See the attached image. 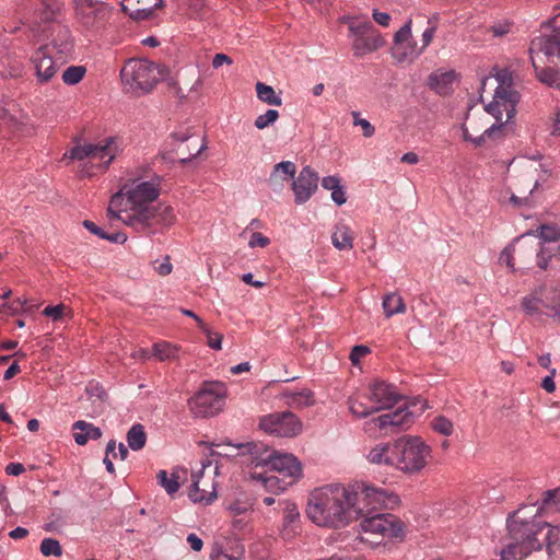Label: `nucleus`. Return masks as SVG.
Here are the masks:
<instances>
[{
	"instance_id": "1",
	"label": "nucleus",
	"mask_w": 560,
	"mask_h": 560,
	"mask_svg": "<svg viewBox=\"0 0 560 560\" xmlns=\"http://www.w3.org/2000/svg\"><path fill=\"white\" fill-rule=\"evenodd\" d=\"M161 194V179L141 170L128 173L107 208L109 219L143 234H156L175 221L174 210L166 205H154Z\"/></svg>"
},
{
	"instance_id": "2",
	"label": "nucleus",
	"mask_w": 560,
	"mask_h": 560,
	"mask_svg": "<svg viewBox=\"0 0 560 560\" xmlns=\"http://www.w3.org/2000/svg\"><path fill=\"white\" fill-rule=\"evenodd\" d=\"M346 491L350 522L362 518L361 541L376 546L383 539L402 538V522L393 514L378 512L392 499L386 490L357 481L347 486Z\"/></svg>"
},
{
	"instance_id": "3",
	"label": "nucleus",
	"mask_w": 560,
	"mask_h": 560,
	"mask_svg": "<svg viewBox=\"0 0 560 560\" xmlns=\"http://www.w3.org/2000/svg\"><path fill=\"white\" fill-rule=\"evenodd\" d=\"M250 479L267 491L281 492L302 477V465L292 454H277L264 443L247 442Z\"/></svg>"
},
{
	"instance_id": "4",
	"label": "nucleus",
	"mask_w": 560,
	"mask_h": 560,
	"mask_svg": "<svg viewBox=\"0 0 560 560\" xmlns=\"http://www.w3.org/2000/svg\"><path fill=\"white\" fill-rule=\"evenodd\" d=\"M494 79L498 83L493 100L486 106V110L491 114L499 124H492L487 127L481 135L472 137L469 127L474 131H478L477 126H472L474 120L466 117V121L462 126L463 137L465 141L472 142L476 147L485 143L486 139H497L503 136L505 122H508L515 114V106L520 101V94L513 89V77L509 69L497 70L493 77H486L481 81L480 94L486 92L488 81Z\"/></svg>"
},
{
	"instance_id": "5",
	"label": "nucleus",
	"mask_w": 560,
	"mask_h": 560,
	"mask_svg": "<svg viewBox=\"0 0 560 560\" xmlns=\"http://www.w3.org/2000/svg\"><path fill=\"white\" fill-rule=\"evenodd\" d=\"M348 492L341 485H329L311 492L306 514L318 526L339 528L350 523Z\"/></svg>"
},
{
	"instance_id": "6",
	"label": "nucleus",
	"mask_w": 560,
	"mask_h": 560,
	"mask_svg": "<svg viewBox=\"0 0 560 560\" xmlns=\"http://www.w3.org/2000/svg\"><path fill=\"white\" fill-rule=\"evenodd\" d=\"M552 249L541 247L537 237L528 233L517 237L505 247L500 255V261L504 262L513 272L518 269H529L534 264L545 270L552 258Z\"/></svg>"
},
{
	"instance_id": "7",
	"label": "nucleus",
	"mask_w": 560,
	"mask_h": 560,
	"mask_svg": "<svg viewBox=\"0 0 560 560\" xmlns=\"http://www.w3.org/2000/svg\"><path fill=\"white\" fill-rule=\"evenodd\" d=\"M226 510L232 518L221 547L211 553V560H243L245 539V506L240 499L229 501Z\"/></svg>"
},
{
	"instance_id": "8",
	"label": "nucleus",
	"mask_w": 560,
	"mask_h": 560,
	"mask_svg": "<svg viewBox=\"0 0 560 560\" xmlns=\"http://www.w3.org/2000/svg\"><path fill=\"white\" fill-rule=\"evenodd\" d=\"M393 452L395 467L409 474L422 470L431 454L430 446L418 436L398 439L393 444Z\"/></svg>"
},
{
	"instance_id": "9",
	"label": "nucleus",
	"mask_w": 560,
	"mask_h": 560,
	"mask_svg": "<svg viewBox=\"0 0 560 560\" xmlns=\"http://www.w3.org/2000/svg\"><path fill=\"white\" fill-rule=\"evenodd\" d=\"M412 21L409 19L394 35L393 56L398 62H411L417 59L432 42L436 26L428 22L429 26L422 32L420 42L411 33Z\"/></svg>"
},
{
	"instance_id": "10",
	"label": "nucleus",
	"mask_w": 560,
	"mask_h": 560,
	"mask_svg": "<svg viewBox=\"0 0 560 560\" xmlns=\"http://www.w3.org/2000/svg\"><path fill=\"white\" fill-rule=\"evenodd\" d=\"M120 77L125 89L138 96L149 93L159 81L155 65L145 59L128 60Z\"/></svg>"
},
{
	"instance_id": "11",
	"label": "nucleus",
	"mask_w": 560,
	"mask_h": 560,
	"mask_svg": "<svg viewBox=\"0 0 560 560\" xmlns=\"http://www.w3.org/2000/svg\"><path fill=\"white\" fill-rule=\"evenodd\" d=\"M226 396V387L221 382H205L200 389L188 399L189 411L196 418H209L218 415Z\"/></svg>"
},
{
	"instance_id": "12",
	"label": "nucleus",
	"mask_w": 560,
	"mask_h": 560,
	"mask_svg": "<svg viewBox=\"0 0 560 560\" xmlns=\"http://www.w3.org/2000/svg\"><path fill=\"white\" fill-rule=\"evenodd\" d=\"M349 32L352 39L351 48L355 57L371 54L385 44L383 37L369 20L349 18Z\"/></svg>"
},
{
	"instance_id": "13",
	"label": "nucleus",
	"mask_w": 560,
	"mask_h": 560,
	"mask_svg": "<svg viewBox=\"0 0 560 560\" xmlns=\"http://www.w3.org/2000/svg\"><path fill=\"white\" fill-rule=\"evenodd\" d=\"M259 430L281 438H293L301 433L302 422L291 411L262 416L258 421Z\"/></svg>"
},
{
	"instance_id": "14",
	"label": "nucleus",
	"mask_w": 560,
	"mask_h": 560,
	"mask_svg": "<svg viewBox=\"0 0 560 560\" xmlns=\"http://www.w3.org/2000/svg\"><path fill=\"white\" fill-rule=\"evenodd\" d=\"M211 466L207 460L201 464V469L191 474L189 498L195 503L210 504L217 499V483L212 475H206V469Z\"/></svg>"
},
{
	"instance_id": "15",
	"label": "nucleus",
	"mask_w": 560,
	"mask_h": 560,
	"mask_svg": "<svg viewBox=\"0 0 560 560\" xmlns=\"http://www.w3.org/2000/svg\"><path fill=\"white\" fill-rule=\"evenodd\" d=\"M48 48L39 46L30 58L35 71L36 82L40 85L49 83L65 63L61 58L50 54Z\"/></svg>"
},
{
	"instance_id": "16",
	"label": "nucleus",
	"mask_w": 560,
	"mask_h": 560,
	"mask_svg": "<svg viewBox=\"0 0 560 560\" xmlns=\"http://www.w3.org/2000/svg\"><path fill=\"white\" fill-rule=\"evenodd\" d=\"M514 192L510 196V202L514 207L528 205V198L539 185L538 168L524 170L514 180Z\"/></svg>"
},
{
	"instance_id": "17",
	"label": "nucleus",
	"mask_w": 560,
	"mask_h": 560,
	"mask_svg": "<svg viewBox=\"0 0 560 560\" xmlns=\"http://www.w3.org/2000/svg\"><path fill=\"white\" fill-rule=\"evenodd\" d=\"M122 150L124 143L120 137H107L97 143H91L92 161H98V166L105 171Z\"/></svg>"
},
{
	"instance_id": "18",
	"label": "nucleus",
	"mask_w": 560,
	"mask_h": 560,
	"mask_svg": "<svg viewBox=\"0 0 560 560\" xmlns=\"http://www.w3.org/2000/svg\"><path fill=\"white\" fill-rule=\"evenodd\" d=\"M318 180L317 173L311 166H304L298 177L292 179L295 203H305L317 190Z\"/></svg>"
},
{
	"instance_id": "19",
	"label": "nucleus",
	"mask_w": 560,
	"mask_h": 560,
	"mask_svg": "<svg viewBox=\"0 0 560 560\" xmlns=\"http://www.w3.org/2000/svg\"><path fill=\"white\" fill-rule=\"evenodd\" d=\"M369 389V400L374 405V410H377V412L393 408L401 399L393 385L382 381L372 383Z\"/></svg>"
},
{
	"instance_id": "20",
	"label": "nucleus",
	"mask_w": 560,
	"mask_h": 560,
	"mask_svg": "<svg viewBox=\"0 0 560 560\" xmlns=\"http://www.w3.org/2000/svg\"><path fill=\"white\" fill-rule=\"evenodd\" d=\"M52 34L54 38L51 42L40 45V47H49L48 51L54 54V56L61 58L65 62L67 57L73 51V42L70 31L65 26L57 25L54 27Z\"/></svg>"
},
{
	"instance_id": "21",
	"label": "nucleus",
	"mask_w": 560,
	"mask_h": 560,
	"mask_svg": "<svg viewBox=\"0 0 560 560\" xmlns=\"http://www.w3.org/2000/svg\"><path fill=\"white\" fill-rule=\"evenodd\" d=\"M172 138L180 143L176 150V154L182 163H187L191 158L199 155L202 150L206 149L203 140L198 144L197 139H194L192 135L187 131L173 132Z\"/></svg>"
},
{
	"instance_id": "22",
	"label": "nucleus",
	"mask_w": 560,
	"mask_h": 560,
	"mask_svg": "<svg viewBox=\"0 0 560 560\" xmlns=\"http://www.w3.org/2000/svg\"><path fill=\"white\" fill-rule=\"evenodd\" d=\"M411 412L407 409H398L390 413L382 415L365 423V431L371 432L378 428L381 430L392 428H401L411 421Z\"/></svg>"
},
{
	"instance_id": "23",
	"label": "nucleus",
	"mask_w": 560,
	"mask_h": 560,
	"mask_svg": "<svg viewBox=\"0 0 560 560\" xmlns=\"http://www.w3.org/2000/svg\"><path fill=\"white\" fill-rule=\"evenodd\" d=\"M284 404L293 409H303L315 405V395L310 388H302L300 390H283L280 394Z\"/></svg>"
},
{
	"instance_id": "24",
	"label": "nucleus",
	"mask_w": 560,
	"mask_h": 560,
	"mask_svg": "<svg viewBox=\"0 0 560 560\" xmlns=\"http://www.w3.org/2000/svg\"><path fill=\"white\" fill-rule=\"evenodd\" d=\"M296 166L291 161H283L275 165L268 179L269 186L275 190H281L284 183L294 178Z\"/></svg>"
},
{
	"instance_id": "25",
	"label": "nucleus",
	"mask_w": 560,
	"mask_h": 560,
	"mask_svg": "<svg viewBox=\"0 0 560 560\" xmlns=\"http://www.w3.org/2000/svg\"><path fill=\"white\" fill-rule=\"evenodd\" d=\"M548 303V287L545 284L535 288L522 300V308L527 315L538 314Z\"/></svg>"
},
{
	"instance_id": "26",
	"label": "nucleus",
	"mask_w": 560,
	"mask_h": 560,
	"mask_svg": "<svg viewBox=\"0 0 560 560\" xmlns=\"http://www.w3.org/2000/svg\"><path fill=\"white\" fill-rule=\"evenodd\" d=\"M555 34L551 36L540 37L533 44L546 55H557L560 57V13L555 16L553 21Z\"/></svg>"
},
{
	"instance_id": "27",
	"label": "nucleus",
	"mask_w": 560,
	"mask_h": 560,
	"mask_svg": "<svg viewBox=\"0 0 560 560\" xmlns=\"http://www.w3.org/2000/svg\"><path fill=\"white\" fill-rule=\"evenodd\" d=\"M73 439L78 445H85L90 440H98L102 431L98 427L84 420L75 421L72 425Z\"/></svg>"
},
{
	"instance_id": "28",
	"label": "nucleus",
	"mask_w": 560,
	"mask_h": 560,
	"mask_svg": "<svg viewBox=\"0 0 560 560\" xmlns=\"http://www.w3.org/2000/svg\"><path fill=\"white\" fill-rule=\"evenodd\" d=\"M353 232L349 225L339 222L335 226V232L331 235L332 245L339 250H350L353 248Z\"/></svg>"
},
{
	"instance_id": "29",
	"label": "nucleus",
	"mask_w": 560,
	"mask_h": 560,
	"mask_svg": "<svg viewBox=\"0 0 560 560\" xmlns=\"http://www.w3.org/2000/svg\"><path fill=\"white\" fill-rule=\"evenodd\" d=\"M537 240L541 244V247L553 248L552 257L560 254V228L542 225Z\"/></svg>"
},
{
	"instance_id": "30",
	"label": "nucleus",
	"mask_w": 560,
	"mask_h": 560,
	"mask_svg": "<svg viewBox=\"0 0 560 560\" xmlns=\"http://www.w3.org/2000/svg\"><path fill=\"white\" fill-rule=\"evenodd\" d=\"M540 37L536 38L535 40L532 42V46H530V54H532V63H533V67L535 68V71H536V75L538 78V80L549 86H555V85H559L560 84V78H559V73L557 70L552 69V68H538L537 65H536V61H535V58L533 56L534 51H539L538 48L536 47H533V44L535 42H537ZM541 52V50H540ZM542 54L545 56H547L544 51Z\"/></svg>"
},
{
	"instance_id": "31",
	"label": "nucleus",
	"mask_w": 560,
	"mask_h": 560,
	"mask_svg": "<svg viewBox=\"0 0 560 560\" xmlns=\"http://www.w3.org/2000/svg\"><path fill=\"white\" fill-rule=\"evenodd\" d=\"M23 116L18 117L11 113L9 108L0 105V129L18 135L23 131L25 122Z\"/></svg>"
},
{
	"instance_id": "32",
	"label": "nucleus",
	"mask_w": 560,
	"mask_h": 560,
	"mask_svg": "<svg viewBox=\"0 0 560 560\" xmlns=\"http://www.w3.org/2000/svg\"><path fill=\"white\" fill-rule=\"evenodd\" d=\"M384 314L387 318L406 312V304L401 295L396 292L387 293L382 303Z\"/></svg>"
},
{
	"instance_id": "33",
	"label": "nucleus",
	"mask_w": 560,
	"mask_h": 560,
	"mask_svg": "<svg viewBox=\"0 0 560 560\" xmlns=\"http://www.w3.org/2000/svg\"><path fill=\"white\" fill-rule=\"evenodd\" d=\"M393 444H381L371 450L368 458L373 464H385L395 467Z\"/></svg>"
},
{
	"instance_id": "34",
	"label": "nucleus",
	"mask_w": 560,
	"mask_h": 560,
	"mask_svg": "<svg viewBox=\"0 0 560 560\" xmlns=\"http://www.w3.org/2000/svg\"><path fill=\"white\" fill-rule=\"evenodd\" d=\"M455 72H434L429 77V85L440 94H446L455 80Z\"/></svg>"
},
{
	"instance_id": "35",
	"label": "nucleus",
	"mask_w": 560,
	"mask_h": 560,
	"mask_svg": "<svg viewBox=\"0 0 560 560\" xmlns=\"http://www.w3.org/2000/svg\"><path fill=\"white\" fill-rule=\"evenodd\" d=\"M75 12L82 24L86 27H93L100 11V5L84 4L82 0H74Z\"/></svg>"
},
{
	"instance_id": "36",
	"label": "nucleus",
	"mask_w": 560,
	"mask_h": 560,
	"mask_svg": "<svg viewBox=\"0 0 560 560\" xmlns=\"http://www.w3.org/2000/svg\"><path fill=\"white\" fill-rule=\"evenodd\" d=\"M210 454L217 457L232 458L241 454V450L245 447V443L240 442L231 444L230 442L224 443H210Z\"/></svg>"
},
{
	"instance_id": "37",
	"label": "nucleus",
	"mask_w": 560,
	"mask_h": 560,
	"mask_svg": "<svg viewBox=\"0 0 560 560\" xmlns=\"http://www.w3.org/2000/svg\"><path fill=\"white\" fill-rule=\"evenodd\" d=\"M178 351L177 346L167 341L155 342L152 346V355L162 362L176 359Z\"/></svg>"
},
{
	"instance_id": "38",
	"label": "nucleus",
	"mask_w": 560,
	"mask_h": 560,
	"mask_svg": "<svg viewBox=\"0 0 560 560\" xmlns=\"http://www.w3.org/2000/svg\"><path fill=\"white\" fill-rule=\"evenodd\" d=\"M147 434L144 428L140 423L133 424L127 432V443L132 451H140L144 447Z\"/></svg>"
},
{
	"instance_id": "39",
	"label": "nucleus",
	"mask_w": 560,
	"mask_h": 560,
	"mask_svg": "<svg viewBox=\"0 0 560 560\" xmlns=\"http://www.w3.org/2000/svg\"><path fill=\"white\" fill-rule=\"evenodd\" d=\"M255 89L259 101L270 106L282 105L281 97L275 92L272 86L262 82H257Z\"/></svg>"
},
{
	"instance_id": "40",
	"label": "nucleus",
	"mask_w": 560,
	"mask_h": 560,
	"mask_svg": "<svg viewBox=\"0 0 560 560\" xmlns=\"http://www.w3.org/2000/svg\"><path fill=\"white\" fill-rule=\"evenodd\" d=\"M158 480L168 494H174L179 489L178 472H173L170 477L165 470H160Z\"/></svg>"
},
{
	"instance_id": "41",
	"label": "nucleus",
	"mask_w": 560,
	"mask_h": 560,
	"mask_svg": "<svg viewBox=\"0 0 560 560\" xmlns=\"http://www.w3.org/2000/svg\"><path fill=\"white\" fill-rule=\"evenodd\" d=\"M86 69L83 66H70L61 75L62 82L67 85L78 84L85 75Z\"/></svg>"
},
{
	"instance_id": "42",
	"label": "nucleus",
	"mask_w": 560,
	"mask_h": 560,
	"mask_svg": "<svg viewBox=\"0 0 560 560\" xmlns=\"http://www.w3.org/2000/svg\"><path fill=\"white\" fill-rule=\"evenodd\" d=\"M65 158L75 161H92L91 143L77 144L65 153Z\"/></svg>"
},
{
	"instance_id": "43",
	"label": "nucleus",
	"mask_w": 560,
	"mask_h": 560,
	"mask_svg": "<svg viewBox=\"0 0 560 560\" xmlns=\"http://www.w3.org/2000/svg\"><path fill=\"white\" fill-rule=\"evenodd\" d=\"M431 428L434 432L444 436H450L454 432L453 422L444 416H436L433 418L431 421Z\"/></svg>"
},
{
	"instance_id": "44",
	"label": "nucleus",
	"mask_w": 560,
	"mask_h": 560,
	"mask_svg": "<svg viewBox=\"0 0 560 560\" xmlns=\"http://www.w3.org/2000/svg\"><path fill=\"white\" fill-rule=\"evenodd\" d=\"M137 2H152V5L139 8L131 12L130 16L136 20L149 19L158 8H161L163 5V0H137Z\"/></svg>"
},
{
	"instance_id": "45",
	"label": "nucleus",
	"mask_w": 560,
	"mask_h": 560,
	"mask_svg": "<svg viewBox=\"0 0 560 560\" xmlns=\"http://www.w3.org/2000/svg\"><path fill=\"white\" fill-rule=\"evenodd\" d=\"M40 552L46 557H60L62 555V547L57 539L44 538L40 542Z\"/></svg>"
},
{
	"instance_id": "46",
	"label": "nucleus",
	"mask_w": 560,
	"mask_h": 560,
	"mask_svg": "<svg viewBox=\"0 0 560 560\" xmlns=\"http://www.w3.org/2000/svg\"><path fill=\"white\" fill-rule=\"evenodd\" d=\"M546 308L551 311V316L560 320V291L548 288V303Z\"/></svg>"
},
{
	"instance_id": "47",
	"label": "nucleus",
	"mask_w": 560,
	"mask_h": 560,
	"mask_svg": "<svg viewBox=\"0 0 560 560\" xmlns=\"http://www.w3.org/2000/svg\"><path fill=\"white\" fill-rule=\"evenodd\" d=\"M278 118H279V112L277 109H268V110H266V113L259 115L255 119L254 126L257 129L261 130V129L269 127L273 122H276Z\"/></svg>"
},
{
	"instance_id": "48",
	"label": "nucleus",
	"mask_w": 560,
	"mask_h": 560,
	"mask_svg": "<svg viewBox=\"0 0 560 560\" xmlns=\"http://www.w3.org/2000/svg\"><path fill=\"white\" fill-rule=\"evenodd\" d=\"M349 409L353 416L359 418H364L374 412H377V410H374V405H372L371 407H366L364 404L353 398L349 399Z\"/></svg>"
},
{
	"instance_id": "49",
	"label": "nucleus",
	"mask_w": 560,
	"mask_h": 560,
	"mask_svg": "<svg viewBox=\"0 0 560 560\" xmlns=\"http://www.w3.org/2000/svg\"><path fill=\"white\" fill-rule=\"evenodd\" d=\"M200 329L207 337V345L209 348L213 350H220L222 348L223 337L221 334L212 331L207 324H205Z\"/></svg>"
},
{
	"instance_id": "50",
	"label": "nucleus",
	"mask_w": 560,
	"mask_h": 560,
	"mask_svg": "<svg viewBox=\"0 0 560 560\" xmlns=\"http://www.w3.org/2000/svg\"><path fill=\"white\" fill-rule=\"evenodd\" d=\"M351 115L353 117V125L360 126L362 128L363 136L365 138H370L374 135L375 128L371 125L369 120L361 118L359 112H352Z\"/></svg>"
},
{
	"instance_id": "51",
	"label": "nucleus",
	"mask_w": 560,
	"mask_h": 560,
	"mask_svg": "<svg viewBox=\"0 0 560 560\" xmlns=\"http://www.w3.org/2000/svg\"><path fill=\"white\" fill-rule=\"evenodd\" d=\"M152 266L154 271L162 277L168 276L173 271V265L168 255H165L161 262L159 260H154Z\"/></svg>"
},
{
	"instance_id": "52",
	"label": "nucleus",
	"mask_w": 560,
	"mask_h": 560,
	"mask_svg": "<svg viewBox=\"0 0 560 560\" xmlns=\"http://www.w3.org/2000/svg\"><path fill=\"white\" fill-rule=\"evenodd\" d=\"M371 352L370 348L363 345L354 346L351 349L349 359L353 365H358L360 363L361 358L369 354Z\"/></svg>"
},
{
	"instance_id": "53",
	"label": "nucleus",
	"mask_w": 560,
	"mask_h": 560,
	"mask_svg": "<svg viewBox=\"0 0 560 560\" xmlns=\"http://www.w3.org/2000/svg\"><path fill=\"white\" fill-rule=\"evenodd\" d=\"M559 502H560V489L548 490L544 493L541 506L537 509V512L540 509L546 508L551 503H559Z\"/></svg>"
},
{
	"instance_id": "54",
	"label": "nucleus",
	"mask_w": 560,
	"mask_h": 560,
	"mask_svg": "<svg viewBox=\"0 0 560 560\" xmlns=\"http://www.w3.org/2000/svg\"><path fill=\"white\" fill-rule=\"evenodd\" d=\"M269 243H270V240H269L267 236L262 235V234H261V233H259V232H254V233L250 235V237H249V241H248L247 245H248L249 247H253V248H254V247H261V248H264V247H266L267 245H269Z\"/></svg>"
},
{
	"instance_id": "55",
	"label": "nucleus",
	"mask_w": 560,
	"mask_h": 560,
	"mask_svg": "<svg viewBox=\"0 0 560 560\" xmlns=\"http://www.w3.org/2000/svg\"><path fill=\"white\" fill-rule=\"evenodd\" d=\"M65 306L62 304L46 306L43 311V315L51 318L52 320H59L62 318Z\"/></svg>"
},
{
	"instance_id": "56",
	"label": "nucleus",
	"mask_w": 560,
	"mask_h": 560,
	"mask_svg": "<svg viewBox=\"0 0 560 560\" xmlns=\"http://www.w3.org/2000/svg\"><path fill=\"white\" fill-rule=\"evenodd\" d=\"M12 310V313H19L20 311H31L33 305L28 303L26 299H16L11 305H8Z\"/></svg>"
},
{
	"instance_id": "57",
	"label": "nucleus",
	"mask_w": 560,
	"mask_h": 560,
	"mask_svg": "<svg viewBox=\"0 0 560 560\" xmlns=\"http://www.w3.org/2000/svg\"><path fill=\"white\" fill-rule=\"evenodd\" d=\"M556 374H557V370L550 369V374L548 376H546L541 382V387L547 393H553L556 389V385H555V381H553V377L556 376Z\"/></svg>"
},
{
	"instance_id": "58",
	"label": "nucleus",
	"mask_w": 560,
	"mask_h": 560,
	"mask_svg": "<svg viewBox=\"0 0 560 560\" xmlns=\"http://www.w3.org/2000/svg\"><path fill=\"white\" fill-rule=\"evenodd\" d=\"M102 240H107L110 243L115 244H124L127 241V235L122 232H116V233H104V235H101Z\"/></svg>"
},
{
	"instance_id": "59",
	"label": "nucleus",
	"mask_w": 560,
	"mask_h": 560,
	"mask_svg": "<svg viewBox=\"0 0 560 560\" xmlns=\"http://www.w3.org/2000/svg\"><path fill=\"white\" fill-rule=\"evenodd\" d=\"M232 62H233L232 59L228 55L217 54V55H214L211 65L214 69H219L224 65L230 66V65H232Z\"/></svg>"
},
{
	"instance_id": "60",
	"label": "nucleus",
	"mask_w": 560,
	"mask_h": 560,
	"mask_svg": "<svg viewBox=\"0 0 560 560\" xmlns=\"http://www.w3.org/2000/svg\"><path fill=\"white\" fill-rule=\"evenodd\" d=\"M340 178L338 176H326L322 179V186L326 190H334L340 186Z\"/></svg>"
},
{
	"instance_id": "61",
	"label": "nucleus",
	"mask_w": 560,
	"mask_h": 560,
	"mask_svg": "<svg viewBox=\"0 0 560 560\" xmlns=\"http://www.w3.org/2000/svg\"><path fill=\"white\" fill-rule=\"evenodd\" d=\"M331 199L334 202H336L338 206H342L347 201L346 192L343 190V187L340 185L338 188H335L331 190Z\"/></svg>"
},
{
	"instance_id": "62",
	"label": "nucleus",
	"mask_w": 560,
	"mask_h": 560,
	"mask_svg": "<svg viewBox=\"0 0 560 560\" xmlns=\"http://www.w3.org/2000/svg\"><path fill=\"white\" fill-rule=\"evenodd\" d=\"M299 516H300V513L298 511L296 505L293 503L288 504L285 508V514H284L285 521L289 523H293L294 521H296L299 518Z\"/></svg>"
},
{
	"instance_id": "63",
	"label": "nucleus",
	"mask_w": 560,
	"mask_h": 560,
	"mask_svg": "<svg viewBox=\"0 0 560 560\" xmlns=\"http://www.w3.org/2000/svg\"><path fill=\"white\" fill-rule=\"evenodd\" d=\"M253 557L265 559L268 556V549L265 544H255L250 548Z\"/></svg>"
},
{
	"instance_id": "64",
	"label": "nucleus",
	"mask_w": 560,
	"mask_h": 560,
	"mask_svg": "<svg viewBox=\"0 0 560 560\" xmlns=\"http://www.w3.org/2000/svg\"><path fill=\"white\" fill-rule=\"evenodd\" d=\"M187 542L194 551H200L203 547L202 539L194 533L187 536Z\"/></svg>"
}]
</instances>
